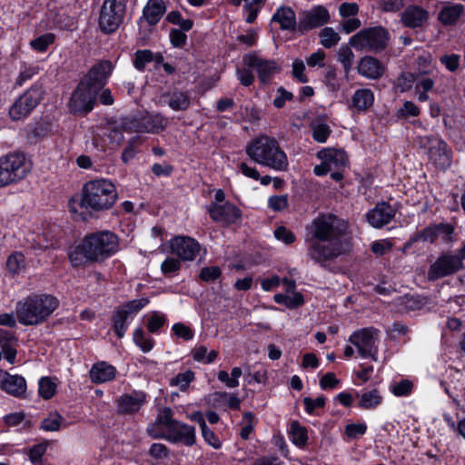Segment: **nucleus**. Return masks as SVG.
Masks as SVG:
<instances>
[{"mask_svg":"<svg viewBox=\"0 0 465 465\" xmlns=\"http://www.w3.org/2000/svg\"><path fill=\"white\" fill-rule=\"evenodd\" d=\"M308 255L324 265L349 251L345 223L332 214L316 217L307 227Z\"/></svg>","mask_w":465,"mask_h":465,"instance_id":"nucleus-1","label":"nucleus"},{"mask_svg":"<svg viewBox=\"0 0 465 465\" xmlns=\"http://www.w3.org/2000/svg\"><path fill=\"white\" fill-rule=\"evenodd\" d=\"M119 250L117 235L111 231H100L86 235L81 244L69 253L73 266L84 265L88 262H103Z\"/></svg>","mask_w":465,"mask_h":465,"instance_id":"nucleus-2","label":"nucleus"},{"mask_svg":"<svg viewBox=\"0 0 465 465\" xmlns=\"http://www.w3.org/2000/svg\"><path fill=\"white\" fill-rule=\"evenodd\" d=\"M245 152L250 159L261 165L278 172L288 169L287 155L274 138L266 135L257 137L246 145Z\"/></svg>","mask_w":465,"mask_h":465,"instance_id":"nucleus-3","label":"nucleus"},{"mask_svg":"<svg viewBox=\"0 0 465 465\" xmlns=\"http://www.w3.org/2000/svg\"><path fill=\"white\" fill-rule=\"evenodd\" d=\"M58 305V300L52 295H31L16 304V317L24 325H38L45 322Z\"/></svg>","mask_w":465,"mask_h":465,"instance_id":"nucleus-4","label":"nucleus"},{"mask_svg":"<svg viewBox=\"0 0 465 465\" xmlns=\"http://www.w3.org/2000/svg\"><path fill=\"white\" fill-rule=\"evenodd\" d=\"M118 199L115 185L108 179H96L85 183L82 189V204L92 212L111 209Z\"/></svg>","mask_w":465,"mask_h":465,"instance_id":"nucleus-5","label":"nucleus"},{"mask_svg":"<svg viewBox=\"0 0 465 465\" xmlns=\"http://www.w3.org/2000/svg\"><path fill=\"white\" fill-rule=\"evenodd\" d=\"M31 169L23 153H10L0 158V187L24 179Z\"/></svg>","mask_w":465,"mask_h":465,"instance_id":"nucleus-6","label":"nucleus"},{"mask_svg":"<svg viewBox=\"0 0 465 465\" xmlns=\"http://www.w3.org/2000/svg\"><path fill=\"white\" fill-rule=\"evenodd\" d=\"M388 41V31L381 26H375L359 31L351 38L350 44L359 50L379 52L386 47Z\"/></svg>","mask_w":465,"mask_h":465,"instance_id":"nucleus-7","label":"nucleus"},{"mask_svg":"<svg viewBox=\"0 0 465 465\" xmlns=\"http://www.w3.org/2000/svg\"><path fill=\"white\" fill-rule=\"evenodd\" d=\"M349 341L356 347L359 355L364 359L378 361L380 331L373 327L355 331L349 337Z\"/></svg>","mask_w":465,"mask_h":465,"instance_id":"nucleus-8","label":"nucleus"},{"mask_svg":"<svg viewBox=\"0 0 465 465\" xmlns=\"http://www.w3.org/2000/svg\"><path fill=\"white\" fill-rule=\"evenodd\" d=\"M98 93L87 82L81 80L68 101L70 113L75 115H85L90 113L96 104Z\"/></svg>","mask_w":465,"mask_h":465,"instance_id":"nucleus-9","label":"nucleus"},{"mask_svg":"<svg viewBox=\"0 0 465 465\" xmlns=\"http://www.w3.org/2000/svg\"><path fill=\"white\" fill-rule=\"evenodd\" d=\"M420 148L428 149L429 159L440 170H446L451 164L450 151L447 143L438 136H420L418 138Z\"/></svg>","mask_w":465,"mask_h":465,"instance_id":"nucleus-10","label":"nucleus"},{"mask_svg":"<svg viewBox=\"0 0 465 465\" xmlns=\"http://www.w3.org/2000/svg\"><path fill=\"white\" fill-rule=\"evenodd\" d=\"M127 0H104L99 17L102 31L110 34L118 29L123 22Z\"/></svg>","mask_w":465,"mask_h":465,"instance_id":"nucleus-11","label":"nucleus"},{"mask_svg":"<svg viewBox=\"0 0 465 465\" xmlns=\"http://www.w3.org/2000/svg\"><path fill=\"white\" fill-rule=\"evenodd\" d=\"M464 268L463 262H460L455 252L447 251L439 255L432 262L428 271V279L436 281L450 275H453Z\"/></svg>","mask_w":465,"mask_h":465,"instance_id":"nucleus-12","label":"nucleus"},{"mask_svg":"<svg viewBox=\"0 0 465 465\" xmlns=\"http://www.w3.org/2000/svg\"><path fill=\"white\" fill-rule=\"evenodd\" d=\"M321 164L314 167V173L318 176L325 175L332 170H341L348 164V156L344 150L337 148H324L317 153Z\"/></svg>","mask_w":465,"mask_h":465,"instance_id":"nucleus-13","label":"nucleus"},{"mask_svg":"<svg viewBox=\"0 0 465 465\" xmlns=\"http://www.w3.org/2000/svg\"><path fill=\"white\" fill-rule=\"evenodd\" d=\"M148 302L149 300L147 298H141L130 301L117 309L114 317L113 329L119 338H123L124 336L129 322L141 309L147 305Z\"/></svg>","mask_w":465,"mask_h":465,"instance_id":"nucleus-14","label":"nucleus"},{"mask_svg":"<svg viewBox=\"0 0 465 465\" xmlns=\"http://www.w3.org/2000/svg\"><path fill=\"white\" fill-rule=\"evenodd\" d=\"M243 61L247 66L256 69L258 78L262 84L269 82L280 72V66L275 61L263 59L256 54H246Z\"/></svg>","mask_w":465,"mask_h":465,"instance_id":"nucleus-15","label":"nucleus"},{"mask_svg":"<svg viewBox=\"0 0 465 465\" xmlns=\"http://www.w3.org/2000/svg\"><path fill=\"white\" fill-rule=\"evenodd\" d=\"M172 252L183 261H193L199 254L200 243L188 236H176L170 242Z\"/></svg>","mask_w":465,"mask_h":465,"instance_id":"nucleus-16","label":"nucleus"},{"mask_svg":"<svg viewBox=\"0 0 465 465\" xmlns=\"http://www.w3.org/2000/svg\"><path fill=\"white\" fill-rule=\"evenodd\" d=\"M168 120L162 114H153L142 119L141 123L134 120L126 123L124 128L135 133H159L165 129Z\"/></svg>","mask_w":465,"mask_h":465,"instance_id":"nucleus-17","label":"nucleus"},{"mask_svg":"<svg viewBox=\"0 0 465 465\" xmlns=\"http://www.w3.org/2000/svg\"><path fill=\"white\" fill-rule=\"evenodd\" d=\"M113 69L114 65L110 61H101L90 69L82 81L87 82L90 86L100 92L105 85Z\"/></svg>","mask_w":465,"mask_h":465,"instance_id":"nucleus-18","label":"nucleus"},{"mask_svg":"<svg viewBox=\"0 0 465 465\" xmlns=\"http://www.w3.org/2000/svg\"><path fill=\"white\" fill-rule=\"evenodd\" d=\"M329 20V11L322 5H316L302 14L298 24V29L301 32L309 31L327 24Z\"/></svg>","mask_w":465,"mask_h":465,"instance_id":"nucleus-19","label":"nucleus"},{"mask_svg":"<svg viewBox=\"0 0 465 465\" xmlns=\"http://www.w3.org/2000/svg\"><path fill=\"white\" fill-rule=\"evenodd\" d=\"M208 210L213 220L226 225L236 223L242 216L240 209L230 203H212Z\"/></svg>","mask_w":465,"mask_h":465,"instance_id":"nucleus-20","label":"nucleus"},{"mask_svg":"<svg viewBox=\"0 0 465 465\" xmlns=\"http://www.w3.org/2000/svg\"><path fill=\"white\" fill-rule=\"evenodd\" d=\"M176 420L173 419V411L170 408H164L157 416L155 421L147 427V433L154 439H163Z\"/></svg>","mask_w":465,"mask_h":465,"instance_id":"nucleus-21","label":"nucleus"},{"mask_svg":"<svg viewBox=\"0 0 465 465\" xmlns=\"http://www.w3.org/2000/svg\"><path fill=\"white\" fill-rule=\"evenodd\" d=\"M395 215L394 208L387 203H377L376 206L369 211L366 214L369 223L375 228H381L382 226L391 223Z\"/></svg>","mask_w":465,"mask_h":465,"instance_id":"nucleus-22","label":"nucleus"},{"mask_svg":"<svg viewBox=\"0 0 465 465\" xmlns=\"http://www.w3.org/2000/svg\"><path fill=\"white\" fill-rule=\"evenodd\" d=\"M146 394L143 391H133L129 394H123L117 400V409L123 414H134L146 402Z\"/></svg>","mask_w":465,"mask_h":465,"instance_id":"nucleus-23","label":"nucleus"},{"mask_svg":"<svg viewBox=\"0 0 465 465\" xmlns=\"http://www.w3.org/2000/svg\"><path fill=\"white\" fill-rule=\"evenodd\" d=\"M163 439L171 442H183L187 446H192L195 442V430L193 426L176 420L171 430L165 432Z\"/></svg>","mask_w":465,"mask_h":465,"instance_id":"nucleus-24","label":"nucleus"},{"mask_svg":"<svg viewBox=\"0 0 465 465\" xmlns=\"http://www.w3.org/2000/svg\"><path fill=\"white\" fill-rule=\"evenodd\" d=\"M357 71L358 74L364 78L377 80L383 75L385 66L379 59L365 55L360 59Z\"/></svg>","mask_w":465,"mask_h":465,"instance_id":"nucleus-25","label":"nucleus"},{"mask_svg":"<svg viewBox=\"0 0 465 465\" xmlns=\"http://www.w3.org/2000/svg\"><path fill=\"white\" fill-rule=\"evenodd\" d=\"M0 389L15 397L22 396L26 390L25 380L20 375H11L0 370Z\"/></svg>","mask_w":465,"mask_h":465,"instance_id":"nucleus-26","label":"nucleus"},{"mask_svg":"<svg viewBox=\"0 0 465 465\" xmlns=\"http://www.w3.org/2000/svg\"><path fill=\"white\" fill-rule=\"evenodd\" d=\"M16 344L17 339L12 332L0 329V361L14 364L17 354Z\"/></svg>","mask_w":465,"mask_h":465,"instance_id":"nucleus-27","label":"nucleus"},{"mask_svg":"<svg viewBox=\"0 0 465 465\" xmlns=\"http://www.w3.org/2000/svg\"><path fill=\"white\" fill-rule=\"evenodd\" d=\"M160 102L173 111H185L191 105V96L187 92L174 90L163 94Z\"/></svg>","mask_w":465,"mask_h":465,"instance_id":"nucleus-28","label":"nucleus"},{"mask_svg":"<svg viewBox=\"0 0 465 465\" xmlns=\"http://www.w3.org/2000/svg\"><path fill=\"white\" fill-rule=\"evenodd\" d=\"M429 18V13L422 7L410 5L401 13V22L409 28L421 26Z\"/></svg>","mask_w":465,"mask_h":465,"instance_id":"nucleus-29","label":"nucleus"},{"mask_svg":"<svg viewBox=\"0 0 465 465\" xmlns=\"http://www.w3.org/2000/svg\"><path fill=\"white\" fill-rule=\"evenodd\" d=\"M115 375L116 369L105 361L94 363L89 371L90 380L94 383L110 381L115 378Z\"/></svg>","mask_w":465,"mask_h":465,"instance_id":"nucleus-30","label":"nucleus"},{"mask_svg":"<svg viewBox=\"0 0 465 465\" xmlns=\"http://www.w3.org/2000/svg\"><path fill=\"white\" fill-rule=\"evenodd\" d=\"M272 21L279 23L282 30L294 31L297 27L295 13L289 6L279 7L273 14Z\"/></svg>","mask_w":465,"mask_h":465,"instance_id":"nucleus-31","label":"nucleus"},{"mask_svg":"<svg viewBox=\"0 0 465 465\" xmlns=\"http://www.w3.org/2000/svg\"><path fill=\"white\" fill-rule=\"evenodd\" d=\"M373 102L374 94L371 89H358L351 96L350 107L355 109L357 112H364L373 104Z\"/></svg>","mask_w":465,"mask_h":465,"instance_id":"nucleus-32","label":"nucleus"},{"mask_svg":"<svg viewBox=\"0 0 465 465\" xmlns=\"http://www.w3.org/2000/svg\"><path fill=\"white\" fill-rule=\"evenodd\" d=\"M463 12L464 6L460 4L448 5L441 8L438 19L444 25H453L459 21Z\"/></svg>","mask_w":465,"mask_h":465,"instance_id":"nucleus-33","label":"nucleus"},{"mask_svg":"<svg viewBox=\"0 0 465 465\" xmlns=\"http://www.w3.org/2000/svg\"><path fill=\"white\" fill-rule=\"evenodd\" d=\"M433 79L426 76L424 73H418L416 76L414 93L419 102H426L430 99L428 93L434 87Z\"/></svg>","mask_w":465,"mask_h":465,"instance_id":"nucleus-34","label":"nucleus"},{"mask_svg":"<svg viewBox=\"0 0 465 465\" xmlns=\"http://www.w3.org/2000/svg\"><path fill=\"white\" fill-rule=\"evenodd\" d=\"M165 12V5L163 0H149L143 8V16L150 25L159 22Z\"/></svg>","mask_w":465,"mask_h":465,"instance_id":"nucleus-35","label":"nucleus"},{"mask_svg":"<svg viewBox=\"0 0 465 465\" xmlns=\"http://www.w3.org/2000/svg\"><path fill=\"white\" fill-rule=\"evenodd\" d=\"M64 426V417L57 411H52L43 419L40 428L45 431H58Z\"/></svg>","mask_w":465,"mask_h":465,"instance_id":"nucleus-36","label":"nucleus"},{"mask_svg":"<svg viewBox=\"0 0 465 465\" xmlns=\"http://www.w3.org/2000/svg\"><path fill=\"white\" fill-rule=\"evenodd\" d=\"M382 402V396L376 389L366 391L361 395L359 407L364 410H371Z\"/></svg>","mask_w":465,"mask_h":465,"instance_id":"nucleus-37","label":"nucleus"},{"mask_svg":"<svg viewBox=\"0 0 465 465\" xmlns=\"http://www.w3.org/2000/svg\"><path fill=\"white\" fill-rule=\"evenodd\" d=\"M312 137L318 143H325L330 136L331 128L325 120L318 118L312 122Z\"/></svg>","mask_w":465,"mask_h":465,"instance_id":"nucleus-38","label":"nucleus"},{"mask_svg":"<svg viewBox=\"0 0 465 465\" xmlns=\"http://www.w3.org/2000/svg\"><path fill=\"white\" fill-rule=\"evenodd\" d=\"M43 95L44 91L41 87H32L20 96V104L32 111L43 99Z\"/></svg>","mask_w":465,"mask_h":465,"instance_id":"nucleus-39","label":"nucleus"},{"mask_svg":"<svg viewBox=\"0 0 465 465\" xmlns=\"http://www.w3.org/2000/svg\"><path fill=\"white\" fill-rule=\"evenodd\" d=\"M439 230H438V224L430 225L423 230L417 232L411 240L409 244H411L416 242H430V243H435L436 241L439 239Z\"/></svg>","mask_w":465,"mask_h":465,"instance_id":"nucleus-40","label":"nucleus"},{"mask_svg":"<svg viewBox=\"0 0 465 465\" xmlns=\"http://www.w3.org/2000/svg\"><path fill=\"white\" fill-rule=\"evenodd\" d=\"M192 356L194 361L204 363V364H210L214 361V360L218 356V351L212 350L208 351L207 347L203 345L196 346L192 351Z\"/></svg>","mask_w":465,"mask_h":465,"instance_id":"nucleus-41","label":"nucleus"},{"mask_svg":"<svg viewBox=\"0 0 465 465\" xmlns=\"http://www.w3.org/2000/svg\"><path fill=\"white\" fill-rule=\"evenodd\" d=\"M292 441L298 447H303L308 440L307 430L298 421H292L290 428Z\"/></svg>","mask_w":465,"mask_h":465,"instance_id":"nucleus-42","label":"nucleus"},{"mask_svg":"<svg viewBox=\"0 0 465 465\" xmlns=\"http://www.w3.org/2000/svg\"><path fill=\"white\" fill-rule=\"evenodd\" d=\"M320 43L325 48H331L336 45L341 37L337 32L331 27H324L319 33Z\"/></svg>","mask_w":465,"mask_h":465,"instance_id":"nucleus-43","label":"nucleus"},{"mask_svg":"<svg viewBox=\"0 0 465 465\" xmlns=\"http://www.w3.org/2000/svg\"><path fill=\"white\" fill-rule=\"evenodd\" d=\"M134 343L140 347L143 352L150 351L154 345L153 338L147 336L141 328L134 330L133 334Z\"/></svg>","mask_w":465,"mask_h":465,"instance_id":"nucleus-44","label":"nucleus"},{"mask_svg":"<svg viewBox=\"0 0 465 465\" xmlns=\"http://www.w3.org/2000/svg\"><path fill=\"white\" fill-rule=\"evenodd\" d=\"M337 55L338 61L341 64L345 74L348 75L354 61L353 52L347 45H342L339 48Z\"/></svg>","mask_w":465,"mask_h":465,"instance_id":"nucleus-45","label":"nucleus"},{"mask_svg":"<svg viewBox=\"0 0 465 465\" xmlns=\"http://www.w3.org/2000/svg\"><path fill=\"white\" fill-rule=\"evenodd\" d=\"M8 271L14 274L20 272L25 267V259L22 252H15L6 261Z\"/></svg>","mask_w":465,"mask_h":465,"instance_id":"nucleus-46","label":"nucleus"},{"mask_svg":"<svg viewBox=\"0 0 465 465\" xmlns=\"http://www.w3.org/2000/svg\"><path fill=\"white\" fill-rule=\"evenodd\" d=\"M57 383L49 377H44L39 381V394L45 400L51 399L56 392Z\"/></svg>","mask_w":465,"mask_h":465,"instance_id":"nucleus-47","label":"nucleus"},{"mask_svg":"<svg viewBox=\"0 0 465 465\" xmlns=\"http://www.w3.org/2000/svg\"><path fill=\"white\" fill-rule=\"evenodd\" d=\"M55 36L52 33H45L30 42L31 47L37 52H45L54 42Z\"/></svg>","mask_w":465,"mask_h":465,"instance_id":"nucleus-48","label":"nucleus"},{"mask_svg":"<svg viewBox=\"0 0 465 465\" xmlns=\"http://www.w3.org/2000/svg\"><path fill=\"white\" fill-rule=\"evenodd\" d=\"M413 389V383L410 380H401L391 385L390 390L396 397L409 396Z\"/></svg>","mask_w":465,"mask_h":465,"instance_id":"nucleus-49","label":"nucleus"},{"mask_svg":"<svg viewBox=\"0 0 465 465\" xmlns=\"http://www.w3.org/2000/svg\"><path fill=\"white\" fill-rule=\"evenodd\" d=\"M194 373L192 371H186L182 373H178L174 378L170 381L171 386H176L181 391H186L189 384L193 381Z\"/></svg>","mask_w":465,"mask_h":465,"instance_id":"nucleus-50","label":"nucleus"},{"mask_svg":"<svg viewBox=\"0 0 465 465\" xmlns=\"http://www.w3.org/2000/svg\"><path fill=\"white\" fill-rule=\"evenodd\" d=\"M439 239L446 244H451L456 242L455 228L450 223H441L438 224Z\"/></svg>","mask_w":465,"mask_h":465,"instance_id":"nucleus-51","label":"nucleus"},{"mask_svg":"<svg viewBox=\"0 0 465 465\" xmlns=\"http://www.w3.org/2000/svg\"><path fill=\"white\" fill-rule=\"evenodd\" d=\"M417 74L401 73L396 81V86L400 92L404 93L409 91L413 84L415 85Z\"/></svg>","mask_w":465,"mask_h":465,"instance_id":"nucleus-52","label":"nucleus"},{"mask_svg":"<svg viewBox=\"0 0 465 465\" xmlns=\"http://www.w3.org/2000/svg\"><path fill=\"white\" fill-rule=\"evenodd\" d=\"M154 58V54L150 50H138L135 53L134 60V65L138 70H143L146 64L152 62Z\"/></svg>","mask_w":465,"mask_h":465,"instance_id":"nucleus-53","label":"nucleus"},{"mask_svg":"<svg viewBox=\"0 0 465 465\" xmlns=\"http://www.w3.org/2000/svg\"><path fill=\"white\" fill-rule=\"evenodd\" d=\"M46 450L47 445L44 443L35 445L29 450V460L33 465H44L43 456L46 452Z\"/></svg>","mask_w":465,"mask_h":465,"instance_id":"nucleus-54","label":"nucleus"},{"mask_svg":"<svg viewBox=\"0 0 465 465\" xmlns=\"http://www.w3.org/2000/svg\"><path fill=\"white\" fill-rule=\"evenodd\" d=\"M254 416L252 412H245L242 416V423L240 435L243 440H247L253 430Z\"/></svg>","mask_w":465,"mask_h":465,"instance_id":"nucleus-55","label":"nucleus"},{"mask_svg":"<svg viewBox=\"0 0 465 465\" xmlns=\"http://www.w3.org/2000/svg\"><path fill=\"white\" fill-rule=\"evenodd\" d=\"M39 72V67L36 65L31 64H23L19 75L17 77L16 83L19 85H22L25 81L31 79L34 75L37 74Z\"/></svg>","mask_w":465,"mask_h":465,"instance_id":"nucleus-56","label":"nucleus"},{"mask_svg":"<svg viewBox=\"0 0 465 465\" xmlns=\"http://www.w3.org/2000/svg\"><path fill=\"white\" fill-rule=\"evenodd\" d=\"M166 322L165 316L160 312H153L152 315L149 317L148 322H147V330L154 333L156 332L161 327L164 325Z\"/></svg>","mask_w":465,"mask_h":465,"instance_id":"nucleus-57","label":"nucleus"},{"mask_svg":"<svg viewBox=\"0 0 465 465\" xmlns=\"http://www.w3.org/2000/svg\"><path fill=\"white\" fill-rule=\"evenodd\" d=\"M366 430L365 423H350L345 427V434L350 439H357L365 434Z\"/></svg>","mask_w":465,"mask_h":465,"instance_id":"nucleus-58","label":"nucleus"},{"mask_svg":"<svg viewBox=\"0 0 465 465\" xmlns=\"http://www.w3.org/2000/svg\"><path fill=\"white\" fill-rule=\"evenodd\" d=\"M181 268V261L178 258L169 257L161 264L162 272L165 275L178 272Z\"/></svg>","mask_w":465,"mask_h":465,"instance_id":"nucleus-59","label":"nucleus"},{"mask_svg":"<svg viewBox=\"0 0 465 465\" xmlns=\"http://www.w3.org/2000/svg\"><path fill=\"white\" fill-rule=\"evenodd\" d=\"M172 330L177 337L184 341H190L194 336L193 330L182 322L174 323Z\"/></svg>","mask_w":465,"mask_h":465,"instance_id":"nucleus-60","label":"nucleus"},{"mask_svg":"<svg viewBox=\"0 0 465 465\" xmlns=\"http://www.w3.org/2000/svg\"><path fill=\"white\" fill-rule=\"evenodd\" d=\"M288 205L287 195H273L268 200V206L274 212L284 210Z\"/></svg>","mask_w":465,"mask_h":465,"instance_id":"nucleus-61","label":"nucleus"},{"mask_svg":"<svg viewBox=\"0 0 465 465\" xmlns=\"http://www.w3.org/2000/svg\"><path fill=\"white\" fill-rule=\"evenodd\" d=\"M214 398L218 400H225V404H227L231 409H240L241 401L239 398L234 394L217 391L214 392Z\"/></svg>","mask_w":465,"mask_h":465,"instance_id":"nucleus-62","label":"nucleus"},{"mask_svg":"<svg viewBox=\"0 0 465 465\" xmlns=\"http://www.w3.org/2000/svg\"><path fill=\"white\" fill-rule=\"evenodd\" d=\"M305 64L302 60L295 59L292 62V74L300 83H307L308 78L304 74Z\"/></svg>","mask_w":465,"mask_h":465,"instance_id":"nucleus-63","label":"nucleus"},{"mask_svg":"<svg viewBox=\"0 0 465 465\" xmlns=\"http://www.w3.org/2000/svg\"><path fill=\"white\" fill-rule=\"evenodd\" d=\"M31 110L20 104V98L11 106L9 110V114L12 119L18 120L25 115H27Z\"/></svg>","mask_w":465,"mask_h":465,"instance_id":"nucleus-64","label":"nucleus"}]
</instances>
